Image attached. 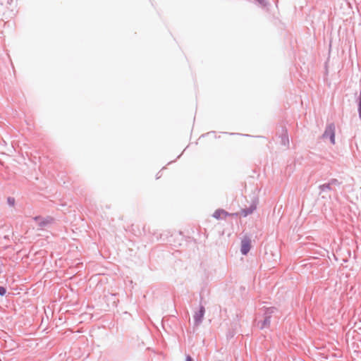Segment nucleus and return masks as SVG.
<instances>
[{"label": "nucleus", "mask_w": 361, "mask_h": 361, "mask_svg": "<svg viewBox=\"0 0 361 361\" xmlns=\"http://www.w3.org/2000/svg\"><path fill=\"white\" fill-rule=\"evenodd\" d=\"M277 311V309L274 307H270L266 308L264 310V319L263 321L257 322V326L260 329H263L264 328H268L271 323V314L275 313Z\"/></svg>", "instance_id": "f257e3e1"}, {"label": "nucleus", "mask_w": 361, "mask_h": 361, "mask_svg": "<svg viewBox=\"0 0 361 361\" xmlns=\"http://www.w3.org/2000/svg\"><path fill=\"white\" fill-rule=\"evenodd\" d=\"M323 139L329 138L331 143H335V125L333 123H329L322 134Z\"/></svg>", "instance_id": "f03ea898"}, {"label": "nucleus", "mask_w": 361, "mask_h": 361, "mask_svg": "<svg viewBox=\"0 0 361 361\" xmlns=\"http://www.w3.org/2000/svg\"><path fill=\"white\" fill-rule=\"evenodd\" d=\"M205 313V308L203 305L200 306L198 312H196L193 316L194 324L195 326L200 325L203 319Z\"/></svg>", "instance_id": "7ed1b4c3"}, {"label": "nucleus", "mask_w": 361, "mask_h": 361, "mask_svg": "<svg viewBox=\"0 0 361 361\" xmlns=\"http://www.w3.org/2000/svg\"><path fill=\"white\" fill-rule=\"evenodd\" d=\"M251 247V240L248 237H245L241 240V248L240 252L243 255H246Z\"/></svg>", "instance_id": "20e7f679"}, {"label": "nucleus", "mask_w": 361, "mask_h": 361, "mask_svg": "<svg viewBox=\"0 0 361 361\" xmlns=\"http://www.w3.org/2000/svg\"><path fill=\"white\" fill-rule=\"evenodd\" d=\"M257 202L253 201L252 203L250 205L249 207L245 208L242 209L241 214L245 217L251 214L257 209Z\"/></svg>", "instance_id": "39448f33"}, {"label": "nucleus", "mask_w": 361, "mask_h": 361, "mask_svg": "<svg viewBox=\"0 0 361 361\" xmlns=\"http://www.w3.org/2000/svg\"><path fill=\"white\" fill-rule=\"evenodd\" d=\"M35 221L38 223V225L40 227H44L47 226L48 224H51L53 221V219L51 217L42 219L40 216H36L35 217Z\"/></svg>", "instance_id": "423d86ee"}, {"label": "nucleus", "mask_w": 361, "mask_h": 361, "mask_svg": "<svg viewBox=\"0 0 361 361\" xmlns=\"http://www.w3.org/2000/svg\"><path fill=\"white\" fill-rule=\"evenodd\" d=\"M222 214L224 215L225 216H227L229 215V214L227 212H226L225 210L219 209H216L214 212L212 216L216 219H221Z\"/></svg>", "instance_id": "0eeeda50"}, {"label": "nucleus", "mask_w": 361, "mask_h": 361, "mask_svg": "<svg viewBox=\"0 0 361 361\" xmlns=\"http://www.w3.org/2000/svg\"><path fill=\"white\" fill-rule=\"evenodd\" d=\"M319 193L326 192L331 191V190H334V188L331 186V185L329 183V182L320 185L319 186Z\"/></svg>", "instance_id": "6e6552de"}, {"label": "nucleus", "mask_w": 361, "mask_h": 361, "mask_svg": "<svg viewBox=\"0 0 361 361\" xmlns=\"http://www.w3.org/2000/svg\"><path fill=\"white\" fill-rule=\"evenodd\" d=\"M329 183L331 185V186L334 188V187L335 186H337V187H339L341 184V182H340L338 179L336 178H331L329 181Z\"/></svg>", "instance_id": "1a4fd4ad"}, {"label": "nucleus", "mask_w": 361, "mask_h": 361, "mask_svg": "<svg viewBox=\"0 0 361 361\" xmlns=\"http://www.w3.org/2000/svg\"><path fill=\"white\" fill-rule=\"evenodd\" d=\"M281 142L283 145H287L289 144V140L286 133L282 135Z\"/></svg>", "instance_id": "9d476101"}, {"label": "nucleus", "mask_w": 361, "mask_h": 361, "mask_svg": "<svg viewBox=\"0 0 361 361\" xmlns=\"http://www.w3.org/2000/svg\"><path fill=\"white\" fill-rule=\"evenodd\" d=\"M15 202H16V200H15V198L14 197H8L7 198V203L9 206L11 207H13L15 205Z\"/></svg>", "instance_id": "9b49d317"}, {"label": "nucleus", "mask_w": 361, "mask_h": 361, "mask_svg": "<svg viewBox=\"0 0 361 361\" xmlns=\"http://www.w3.org/2000/svg\"><path fill=\"white\" fill-rule=\"evenodd\" d=\"M262 7H265L268 5L267 0H255Z\"/></svg>", "instance_id": "f8f14e48"}, {"label": "nucleus", "mask_w": 361, "mask_h": 361, "mask_svg": "<svg viewBox=\"0 0 361 361\" xmlns=\"http://www.w3.org/2000/svg\"><path fill=\"white\" fill-rule=\"evenodd\" d=\"M357 102L358 106L359 117L361 120V99H357Z\"/></svg>", "instance_id": "ddd939ff"}, {"label": "nucleus", "mask_w": 361, "mask_h": 361, "mask_svg": "<svg viewBox=\"0 0 361 361\" xmlns=\"http://www.w3.org/2000/svg\"><path fill=\"white\" fill-rule=\"evenodd\" d=\"M6 293V290L4 286H0V295L4 296Z\"/></svg>", "instance_id": "4468645a"}, {"label": "nucleus", "mask_w": 361, "mask_h": 361, "mask_svg": "<svg viewBox=\"0 0 361 361\" xmlns=\"http://www.w3.org/2000/svg\"><path fill=\"white\" fill-rule=\"evenodd\" d=\"M234 336V334L233 332H229L228 334H227V338H231L232 337H233Z\"/></svg>", "instance_id": "2eb2a0df"}, {"label": "nucleus", "mask_w": 361, "mask_h": 361, "mask_svg": "<svg viewBox=\"0 0 361 361\" xmlns=\"http://www.w3.org/2000/svg\"><path fill=\"white\" fill-rule=\"evenodd\" d=\"M185 361H193V360H192V358L189 355H188L186 356Z\"/></svg>", "instance_id": "dca6fc26"}]
</instances>
